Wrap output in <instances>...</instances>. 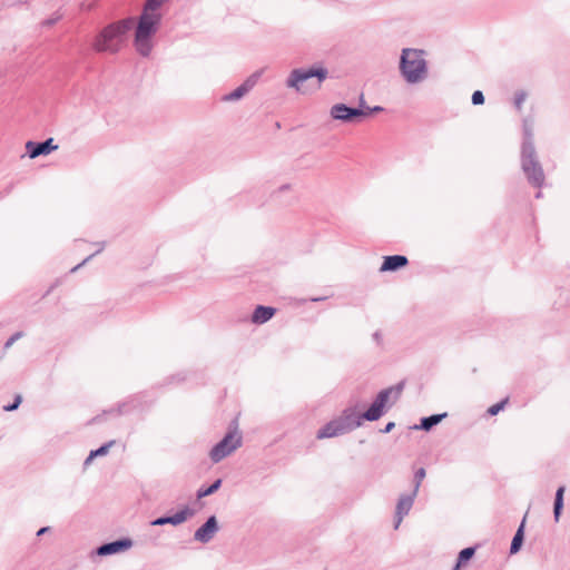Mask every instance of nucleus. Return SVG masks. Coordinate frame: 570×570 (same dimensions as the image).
Returning <instances> with one entry per match:
<instances>
[{
	"label": "nucleus",
	"mask_w": 570,
	"mask_h": 570,
	"mask_svg": "<svg viewBox=\"0 0 570 570\" xmlns=\"http://www.w3.org/2000/svg\"><path fill=\"white\" fill-rule=\"evenodd\" d=\"M520 160L521 169L528 183L541 189L546 184V175L533 144L532 130L528 126H524L523 129Z\"/></svg>",
	"instance_id": "1"
},
{
	"label": "nucleus",
	"mask_w": 570,
	"mask_h": 570,
	"mask_svg": "<svg viewBox=\"0 0 570 570\" xmlns=\"http://www.w3.org/2000/svg\"><path fill=\"white\" fill-rule=\"evenodd\" d=\"M128 30V21L110 23L96 36L92 48L97 52L117 53L125 43Z\"/></svg>",
	"instance_id": "2"
},
{
	"label": "nucleus",
	"mask_w": 570,
	"mask_h": 570,
	"mask_svg": "<svg viewBox=\"0 0 570 570\" xmlns=\"http://www.w3.org/2000/svg\"><path fill=\"white\" fill-rule=\"evenodd\" d=\"M400 70L409 83H417L428 76V66L424 59V51L405 48L402 50Z\"/></svg>",
	"instance_id": "3"
},
{
	"label": "nucleus",
	"mask_w": 570,
	"mask_h": 570,
	"mask_svg": "<svg viewBox=\"0 0 570 570\" xmlns=\"http://www.w3.org/2000/svg\"><path fill=\"white\" fill-rule=\"evenodd\" d=\"M326 76L327 70L324 68L294 69L287 79V86L306 94L318 89Z\"/></svg>",
	"instance_id": "4"
},
{
	"label": "nucleus",
	"mask_w": 570,
	"mask_h": 570,
	"mask_svg": "<svg viewBox=\"0 0 570 570\" xmlns=\"http://www.w3.org/2000/svg\"><path fill=\"white\" fill-rule=\"evenodd\" d=\"M404 389V382H400L394 386L382 390L367 411L362 414L367 421H376L384 414V409L389 402L390 396L393 394L394 400H397Z\"/></svg>",
	"instance_id": "5"
},
{
	"label": "nucleus",
	"mask_w": 570,
	"mask_h": 570,
	"mask_svg": "<svg viewBox=\"0 0 570 570\" xmlns=\"http://www.w3.org/2000/svg\"><path fill=\"white\" fill-rule=\"evenodd\" d=\"M158 24L151 21L147 16H140L136 29L135 47L136 50L144 57H147L151 51L150 37L157 31Z\"/></svg>",
	"instance_id": "6"
},
{
	"label": "nucleus",
	"mask_w": 570,
	"mask_h": 570,
	"mask_svg": "<svg viewBox=\"0 0 570 570\" xmlns=\"http://www.w3.org/2000/svg\"><path fill=\"white\" fill-rule=\"evenodd\" d=\"M242 445V436L236 430L229 431L223 440H220L209 453L210 460L214 463L220 462L223 459L233 453Z\"/></svg>",
	"instance_id": "7"
},
{
	"label": "nucleus",
	"mask_w": 570,
	"mask_h": 570,
	"mask_svg": "<svg viewBox=\"0 0 570 570\" xmlns=\"http://www.w3.org/2000/svg\"><path fill=\"white\" fill-rule=\"evenodd\" d=\"M382 110L381 107H374L368 111H364L360 108L347 107L344 104H336L331 108V116L336 120H342L344 122H358L361 118L370 115L372 111Z\"/></svg>",
	"instance_id": "8"
},
{
	"label": "nucleus",
	"mask_w": 570,
	"mask_h": 570,
	"mask_svg": "<svg viewBox=\"0 0 570 570\" xmlns=\"http://www.w3.org/2000/svg\"><path fill=\"white\" fill-rule=\"evenodd\" d=\"M194 514H195V510L186 505L185 508L177 511L173 515L160 517V518L154 520L151 522V524L153 525H165V524L178 525V524L186 522L188 519L193 518Z\"/></svg>",
	"instance_id": "9"
},
{
	"label": "nucleus",
	"mask_w": 570,
	"mask_h": 570,
	"mask_svg": "<svg viewBox=\"0 0 570 570\" xmlns=\"http://www.w3.org/2000/svg\"><path fill=\"white\" fill-rule=\"evenodd\" d=\"M218 531L217 520L214 515L209 517L207 521L195 531L194 539L202 543L209 542L215 533Z\"/></svg>",
	"instance_id": "10"
},
{
	"label": "nucleus",
	"mask_w": 570,
	"mask_h": 570,
	"mask_svg": "<svg viewBox=\"0 0 570 570\" xmlns=\"http://www.w3.org/2000/svg\"><path fill=\"white\" fill-rule=\"evenodd\" d=\"M58 148L53 145V139L49 138L42 142L28 141L26 144V150L30 158H36L41 155H48Z\"/></svg>",
	"instance_id": "11"
},
{
	"label": "nucleus",
	"mask_w": 570,
	"mask_h": 570,
	"mask_svg": "<svg viewBox=\"0 0 570 570\" xmlns=\"http://www.w3.org/2000/svg\"><path fill=\"white\" fill-rule=\"evenodd\" d=\"M261 73L255 72L250 75L240 86H238L235 90L224 96V100L232 101L238 100L244 97L257 82Z\"/></svg>",
	"instance_id": "12"
},
{
	"label": "nucleus",
	"mask_w": 570,
	"mask_h": 570,
	"mask_svg": "<svg viewBox=\"0 0 570 570\" xmlns=\"http://www.w3.org/2000/svg\"><path fill=\"white\" fill-rule=\"evenodd\" d=\"M345 433L358 428L362 424V415H358L353 409H346L343 411L342 415L337 417Z\"/></svg>",
	"instance_id": "13"
},
{
	"label": "nucleus",
	"mask_w": 570,
	"mask_h": 570,
	"mask_svg": "<svg viewBox=\"0 0 570 570\" xmlns=\"http://www.w3.org/2000/svg\"><path fill=\"white\" fill-rule=\"evenodd\" d=\"M131 544H132V542L129 539L116 540V541L100 546L97 549V553L99 556H108V554L117 553V552H120V551H124V550L130 548Z\"/></svg>",
	"instance_id": "14"
},
{
	"label": "nucleus",
	"mask_w": 570,
	"mask_h": 570,
	"mask_svg": "<svg viewBox=\"0 0 570 570\" xmlns=\"http://www.w3.org/2000/svg\"><path fill=\"white\" fill-rule=\"evenodd\" d=\"M409 264V259L403 255L385 256L383 264L380 267V272H394L405 267Z\"/></svg>",
	"instance_id": "15"
},
{
	"label": "nucleus",
	"mask_w": 570,
	"mask_h": 570,
	"mask_svg": "<svg viewBox=\"0 0 570 570\" xmlns=\"http://www.w3.org/2000/svg\"><path fill=\"white\" fill-rule=\"evenodd\" d=\"M415 497H416V494H414V492H411L410 494L401 495V498L399 499V502L396 504L397 523H396L395 528L399 527L403 517L409 513V511L411 510Z\"/></svg>",
	"instance_id": "16"
},
{
	"label": "nucleus",
	"mask_w": 570,
	"mask_h": 570,
	"mask_svg": "<svg viewBox=\"0 0 570 570\" xmlns=\"http://www.w3.org/2000/svg\"><path fill=\"white\" fill-rule=\"evenodd\" d=\"M344 433H345V431L343 429V425H341L338 420L335 419V420L330 421L322 429H320L316 436H317V439H326V438L337 436V435H341Z\"/></svg>",
	"instance_id": "17"
},
{
	"label": "nucleus",
	"mask_w": 570,
	"mask_h": 570,
	"mask_svg": "<svg viewBox=\"0 0 570 570\" xmlns=\"http://www.w3.org/2000/svg\"><path fill=\"white\" fill-rule=\"evenodd\" d=\"M166 1L167 0H147L141 16H147L151 18L154 23L159 24L161 16L158 10Z\"/></svg>",
	"instance_id": "18"
},
{
	"label": "nucleus",
	"mask_w": 570,
	"mask_h": 570,
	"mask_svg": "<svg viewBox=\"0 0 570 570\" xmlns=\"http://www.w3.org/2000/svg\"><path fill=\"white\" fill-rule=\"evenodd\" d=\"M276 313V308L271 306L257 305L252 314L254 324H264L269 321Z\"/></svg>",
	"instance_id": "19"
},
{
	"label": "nucleus",
	"mask_w": 570,
	"mask_h": 570,
	"mask_svg": "<svg viewBox=\"0 0 570 570\" xmlns=\"http://www.w3.org/2000/svg\"><path fill=\"white\" fill-rule=\"evenodd\" d=\"M446 416V413H442V414H434V415H431V416H426V417H423L421 420V423L419 426H416L417 429H422L424 431H429L431 430L434 425L439 424L443 417Z\"/></svg>",
	"instance_id": "20"
},
{
	"label": "nucleus",
	"mask_w": 570,
	"mask_h": 570,
	"mask_svg": "<svg viewBox=\"0 0 570 570\" xmlns=\"http://www.w3.org/2000/svg\"><path fill=\"white\" fill-rule=\"evenodd\" d=\"M563 493H564V487H560L556 493L554 508H553V515H554L556 522L559 521L562 509H563Z\"/></svg>",
	"instance_id": "21"
},
{
	"label": "nucleus",
	"mask_w": 570,
	"mask_h": 570,
	"mask_svg": "<svg viewBox=\"0 0 570 570\" xmlns=\"http://www.w3.org/2000/svg\"><path fill=\"white\" fill-rule=\"evenodd\" d=\"M475 553V548L469 547L460 551L458 561L452 570H460L461 566L468 562Z\"/></svg>",
	"instance_id": "22"
},
{
	"label": "nucleus",
	"mask_w": 570,
	"mask_h": 570,
	"mask_svg": "<svg viewBox=\"0 0 570 570\" xmlns=\"http://www.w3.org/2000/svg\"><path fill=\"white\" fill-rule=\"evenodd\" d=\"M523 524H524V521L521 523V525L519 527V529L517 530V533L514 534V537L512 539L511 547H510L511 553H517L521 548V544L523 542Z\"/></svg>",
	"instance_id": "23"
},
{
	"label": "nucleus",
	"mask_w": 570,
	"mask_h": 570,
	"mask_svg": "<svg viewBox=\"0 0 570 570\" xmlns=\"http://www.w3.org/2000/svg\"><path fill=\"white\" fill-rule=\"evenodd\" d=\"M114 443H115V441H110V442L101 445L99 449L91 451L90 454L88 455V458L85 460V465H88L92 461L94 458L107 454L110 446Z\"/></svg>",
	"instance_id": "24"
},
{
	"label": "nucleus",
	"mask_w": 570,
	"mask_h": 570,
	"mask_svg": "<svg viewBox=\"0 0 570 570\" xmlns=\"http://www.w3.org/2000/svg\"><path fill=\"white\" fill-rule=\"evenodd\" d=\"M220 484H222V480L218 479L210 487H208V488H200L197 491V498L202 499V498H205V497H208V495L213 494L214 492H216L220 488Z\"/></svg>",
	"instance_id": "25"
},
{
	"label": "nucleus",
	"mask_w": 570,
	"mask_h": 570,
	"mask_svg": "<svg viewBox=\"0 0 570 570\" xmlns=\"http://www.w3.org/2000/svg\"><path fill=\"white\" fill-rule=\"evenodd\" d=\"M425 478V469L424 468H420L415 471L414 473V488H413V491L414 494H417V491L420 489V485L422 483V481L424 480Z\"/></svg>",
	"instance_id": "26"
},
{
	"label": "nucleus",
	"mask_w": 570,
	"mask_h": 570,
	"mask_svg": "<svg viewBox=\"0 0 570 570\" xmlns=\"http://www.w3.org/2000/svg\"><path fill=\"white\" fill-rule=\"evenodd\" d=\"M508 403V399L499 402V403H495L493 405H491L489 409H488V413L490 415H497L501 410H503L504 405Z\"/></svg>",
	"instance_id": "27"
},
{
	"label": "nucleus",
	"mask_w": 570,
	"mask_h": 570,
	"mask_svg": "<svg viewBox=\"0 0 570 570\" xmlns=\"http://www.w3.org/2000/svg\"><path fill=\"white\" fill-rule=\"evenodd\" d=\"M484 102V96L482 91L476 90L472 95V104L473 105H482Z\"/></svg>",
	"instance_id": "28"
},
{
	"label": "nucleus",
	"mask_w": 570,
	"mask_h": 570,
	"mask_svg": "<svg viewBox=\"0 0 570 570\" xmlns=\"http://www.w3.org/2000/svg\"><path fill=\"white\" fill-rule=\"evenodd\" d=\"M525 97H527V96H525V94H524V92H518V94L515 95V98H514V105H515V107H517L519 110L521 109L522 104H523V102H524V100H525Z\"/></svg>",
	"instance_id": "29"
},
{
	"label": "nucleus",
	"mask_w": 570,
	"mask_h": 570,
	"mask_svg": "<svg viewBox=\"0 0 570 570\" xmlns=\"http://www.w3.org/2000/svg\"><path fill=\"white\" fill-rule=\"evenodd\" d=\"M20 403H21V396L17 395L14 399V402L10 405L3 406V409H4V411H13V410L18 409Z\"/></svg>",
	"instance_id": "30"
},
{
	"label": "nucleus",
	"mask_w": 570,
	"mask_h": 570,
	"mask_svg": "<svg viewBox=\"0 0 570 570\" xmlns=\"http://www.w3.org/2000/svg\"><path fill=\"white\" fill-rule=\"evenodd\" d=\"M22 333L21 332H17L16 334H13L4 344V347H10L19 337H21Z\"/></svg>",
	"instance_id": "31"
},
{
	"label": "nucleus",
	"mask_w": 570,
	"mask_h": 570,
	"mask_svg": "<svg viewBox=\"0 0 570 570\" xmlns=\"http://www.w3.org/2000/svg\"><path fill=\"white\" fill-rule=\"evenodd\" d=\"M395 426L394 422H389L385 428L382 430L383 433H389L393 430V428Z\"/></svg>",
	"instance_id": "32"
},
{
	"label": "nucleus",
	"mask_w": 570,
	"mask_h": 570,
	"mask_svg": "<svg viewBox=\"0 0 570 570\" xmlns=\"http://www.w3.org/2000/svg\"><path fill=\"white\" fill-rule=\"evenodd\" d=\"M49 530L48 527H45V528H41L38 532H37V535H42V534H46V532Z\"/></svg>",
	"instance_id": "33"
},
{
	"label": "nucleus",
	"mask_w": 570,
	"mask_h": 570,
	"mask_svg": "<svg viewBox=\"0 0 570 570\" xmlns=\"http://www.w3.org/2000/svg\"><path fill=\"white\" fill-rule=\"evenodd\" d=\"M374 338L379 342L381 338V335L379 332L374 333Z\"/></svg>",
	"instance_id": "34"
},
{
	"label": "nucleus",
	"mask_w": 570,
	"mask_h": 570,
	"mask_svg": "<svg viewBox=\"0 0 570 570\" xmlns=\"http://www.w3.org/2000/svg\"><path fill=\"white\" fill-rule=\"evenodd\" d=\"M542 197V193L539 190L537 194H535V198H541Z\"/></svg>",
	"instance_id": "35"
},
{
	"label": "nucleus",
	"mask_w": 570,
	"mask_h": 570,
	"mask_svg": "<svg viewBox=\"0 0 570 570\" xmlns=\"http://www.w3.org/2000/svg\"><path fill=\"white\" fill-rule=\"evenodd\" d=\"M322 298H312L313 302H318L321 301Z\"/></svg>",
	"instance_id": "36"
}]
</instances>
